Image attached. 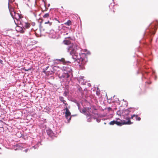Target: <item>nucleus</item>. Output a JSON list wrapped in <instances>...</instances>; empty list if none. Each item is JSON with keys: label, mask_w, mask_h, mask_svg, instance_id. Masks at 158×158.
Returning a JSON list of instances; mask_svg holds the SVG:
<instances>
[{"label": "nucleus", "mask_w": 158, "mask_h": 158, "mask_svg": "<svg viewBox=\"0 0 158 158\" xmlns=\"http://www.w3.org/2000/svg\"><path fill=\"white\" fill-rule=\"evenodd\" d=\"M73 56L71 58V59L73 60H72V62H74L75 61H77L80 64L79 65V67L81 68V69H85L84 65L86 63V60L84 58H82L81 57H80V59L77 58L76 56Z\"/></svg>", "instance_id": "obj_1"}, {"label": "nucleus", "mask_w": 158, "mask_h": 158, "mask_svg": "<svg viewBox=\"0 0 158 158\" xmlns=\"http://www.w3.org/2000/svg\"><path fill=\"white\" fill-rule=\"evenodd\" d=\"M126 120H127V121H122L120 120L121 122L118 121H115V124L119 126H121L122 125L124 124H127L130 125L131 124L133 123V122H131L130 121V118L129 117H127L126 118Z\"/></svg>", "instance_id": "obj_2"}, {"label": "nucleus", "mask_w": 158, "mask_h": 158, "mask_svg": "<svg viewBox=\"0 0 158 158\" xmlns=\"http://www.w3.org/2000/svg\"><path fill=\"white\" fill-rule=\"evenodd\" d=\"M64 110H66L65 113L66 118L68 119V122H69L71 119V113L67 107H66Z\"/></svg>", "instance_id": "obj_3"}, {"label": "nucleus", "mask_w": 158, "mask_h": 158, "mask_svg": "<svg viewBox=\"0 0 158 158\" xmlns=\"http://www.w3.org/2000/svg\"><path fill=\"white\" fill-rule=\"evenodd\" d=\"M75 45L73 44L70 45L68 49V52L70 53L71 55L74 54L76 52L74 48Z\"/></svg>", "instance_id": "obj_4"}, {"label": "nucleus", "mask_w": 158, "mask_h": 158, "mask_svg": "<svg viewBox=\"0 0 158 158\" xmlns=\"http://www.w3.org/2000/svg\"><path fill=\"white\" fill-rule=\"evenodd\" d=\"M46 131L48 135L51 137H52L54 136V134L51 129H48Z\"/></svg>", "instance_id": "obj_5"}, {"label": "nucleus", "mask_w": 158, "mask_h": 158, "mask_svg": "<svg viewBox=\"0 0 158 158\" xmlns=\"http://www.w3.org/2000/svg\"><path fill=\"white\" fill-rule=\"evenodd\" d=\"M23 27L26 28L27 29L29 28L30 26V24L28 23H24L23 24Z\"/></svg>", "instance_id": "obj_6"}, {"label": "nucleus", "mask_w": 158, "mask_h": 158, "mask_svg": "<svg viewBox=\"0 0 158 158\" xmlns=\"http://www.w3.org/2000/svg\"><path fill=\"white\" fill-rule=\"evenodd\" d=\"M56 32L53 31L50 34L49 36L50 37H52V38H55L56 37Z\"/></svg>", "instance_id": "obj_7"}, {"label": "nucleus", "mask_w": 158, "mask_h": 158, "mask_svg": "<svg viewBox=\"0 0 158 158\" xmlns=\"http://www.w3.org/2000/svg\"><path fill=\"white\" fill-rule=\"evenodd\" d=\"M63 43L64 44L67 45H70L72 44L70 41L67 40H64L63 41Z\"/></svg>", "instance_id": "obj_8"}, {"label": "nucleus", "mask_w": 158, "mask_h": 158, "mask_svg": "<svg viewBox=\"0 0 158 158\" xmlns=\"http://www.w3.org/2000/svg\"><path fill=\"white\" fill-rule=\"evenodd\" d=\"M17 29H18V30H19V31H18L17 29V30L18 31H19L20 33H24V31H23V29L21 27H18Z\"/></svg>", "instance_id": "obj_9"}, {"label": "nucleus", "mask_w": 158, "mask_h": 158, "mask_svg": "<svg viewBox=\"0 0 158 158\" xmlns=\"http://www.w3.org/2000/svg\"><path fill=\"white\" fill-rule=\"evenodd\" d=\"M64 24L68 26H70L72 24L71 21L70 20H69L67 22L65 23Z\"/></svg>", "instance_id": "obj_10"}, {"label": "nucleus", "mask_w": 158, "mask_h": 158, "mask_svg": "<svg viewBox=\"0 0 158 158\" xmlns=\"http://www.w3.org/2000/svg\"><path fill=\"white\" fill-rule=\"evenodd\" d=\"M59 99L61 102H63V103H64L66 101L64 100V98L63 97H60Z\"/></svg>", "instance_id": "obj_11"}, {"label": "nucleus", "mask_w": 158, "mask_h": 158, "mask_svg": "<svg viewBox=\"0 0 158 158\" xmlns=\"http://www.w3.org/2000/svg\"><path fill=\"white\" fill-rule=\"evenodd\" d=\"M49 17V15L48 13H46L44 14L43 16L44 18H48Z\"/></svg>", "instance_id": "obj_12"}, {"label": "nucleus", "mask_w": 158, "mask_h": 158, "mask_svg": "<svg viewBox=\"0 0 158 158\" xmlns=\"http://www.w3.org/2000/svg\"><path fill=\"white\" fill-rule=\"evenodd\" d=\"M135 118L136 120H138L139 121L140 120L141 118L139 117H138L137 115H135Z\"/></svg>", "instance_id": "obj_13"}, {"label": "nucleus", "mask_w": 158, "mask_h": 158, "mask_svg": "<svg viewBox=\"0 0 158 158\" xmlns=\"http://www.w3.org/2000/svg\"><path fill=\"white\" fill-rule=\"evenodd\" d=\"M115 121H111L110 123V125H114V124H115Z\"/></svg>", "instance_id": "obj_14"}, {"label": "nucleus", "mask_w": 158, "mask_h": 158, "mask_svg": "<svg viewBox=\"0 0 158 158\" xmlns=\"http://www.w3.org/2000/svg\"><path fill=\"white\" fill-rule=\"evenodd\" d=\"M69 77V75L68 73H65L64 76V77H65L66 78H68Z\"/></svg>", "instance_id": "obj_15"}, {"label": "nucleus", "mask_w": 158, "mask_h": 158, "mask_svg": "<svg viewBox=\"0 0 158 158\" xmlns=\"http://www.w3.org/2000/svg\"><path fill=\"white\" fill-rule=\"evenodd\" d=\"M45 24H49V25H52V23L50 22L49 21H48L47 22H46L45 23Z\"/></svg>", "instance_id": "obj_16"}, {"label": "nucleus", "mask_w": 158, "mask_h": 158, "mask_svg": "<svg viewBox=\"0 0 158 158\" xmlns=\"http://www.w3.org/2000/svg\"><path fill=\"white\" fill-rule=\"evenodd\" d=\"M56 60L60 61H63L64 60V58H62L61 59H56Z\"/></svg>", "instance_id": "obj_17"}, {"label": "nucleus", "mask_w": 158, "mask_h": 158, "mask_svg": "<svg viewBox=\"0 0 158 158\" xmlns=\"http://www.w3.org/2000/svg\"><path fill=\"white\" fill-rule=\"evenodd\" d=\"M85 114L86 115H88L89 116H91V114L90 113L88 112V113H86Z\"/></svg>", "instance_id": "obj_18"}, {"label": "nucleus", "mask_w": 158, "mask_h": 158, "mask_svg": "<svg viewBox=\"0 0 158 158\" xmlns=\"http://www.w3.org/2000/svg\"><path fill=\"white\" fill-rule=\"evenodd\" d=\"M82 111L85 114V113L86 112V110L85 109H83L82 110Z\"/></svg>", "instance_id": "obj_19"}, {"label": "nucleus", "mask_w": 158, "mask_h": 158, "mask_svg": "<svg viewBox=\"0 0 158 158\" xmlns=\"http://www.w3.org/2000/svg\"><path fill=\"white\" fill-rule=\"evenodd\" d=\"M135 114H133V115H132L131 117V118H130L131 119H133V117H135Z\"/></svg>", "instance_id": "obj_20"}, {"label": "nucleus", "mask_w": 158, "mask_h": 158, "mask_svg": "<svg viewBox=\"0 0 158 158\" xmlns=\"http://www.w3.org/2000/svg\"><path fill=\"white\" fill-rule=\"evenodd\" d=\"M114 9H115V8L114 7L113 8V13H111L112 14H114V13L116 11L115 10H114Z\"/></svg>", "instance_id": "obj_21"}, {"label": "nucleus", "mask_w": 158, "mask_h": 158, "mask_svg": "<svg viewBox=\"0 0 158 158\" xmlns=\"http://www.w3.org/2000/svg\"><path fill=\"white\" fill-rule=\"evenodd\" d=\"M65 96H66L67 95V93L66 91H65L64 92L63 94Z\"/></svg>", "instance_id": "obj_22"}, {"label": "nucleus", "mask_w": 158, "mask_h": 158, "mask_svg": "<svg viewBox=\"0 0 158 158\" xmlns=\"http://www.w3.org/2000/svg\"><path fill=\"white\" fill-rule=\"evenodd\" d=\"M65 106H66L68 105V104L66 102H64V103H63Z\"/></svg>", "instance_id": "obj_23"}, {"label": "nucleus", "mask_w": 158, "mask_h": 158, "mask_svg": "<svg viewBox=\"0 0 158 158\" xmlns=\"http://www.w3.org/2000/svg\"><path fill=\"white\" fill-rule=\"evenodd\" d=\"M67 71H68L69 72H70L72 71L71 69H69V70H67Z\"/></svg>", "instance_id": "obj_24"}, {"label": "nucleus", "mask_w": 158, "mask_h": 158, "mask_svg": "<svg viewBox=\"0 0 158 158\" xmlns=\"http://www.w3.org/2000/svg\"><path fill=\"white\" fill-rule=\"evenodd\" d=\"M28 149H25V150H24L23 151H24V152H27V151H28Z\"/></svg>", "instance_id": "obj_25"}, {"label": "nucleus", "mask_w": 158, "mask_h": 158, "mask_svg": "<svg viewBox=\"0 0 158 158\" xmlns=\"http://www.w3.org/2000/svg\"><path fill=\"white\" fill-rule=\"evenodd\" d=\"M108 110L110 111L111 110V108L110 107H109L108 108Z\"/></svg>", "instance_id": "obj_26"}, {"label": "nucleus", "mask_w": 158, "mask_h": 158, "mask_svg": "<svg viewBox=\"0 0 158 158\" xmlns=\"http://www.w3.org/2000/svg\"><path fill=\"white\" fill-rule=\"evenodd\" d=\"M90 119L89 118L88 119V122H90Z\"/></svg>", "instance_id": "obj_27"}, {"label": "nucleus", "mask_w": 158, "mask_h": 158, "mask_svg": "<svg viewBox=\"0 0 158 158\" xmlns=\"http://www.w3.org/2000/svg\"><path fill=\"white\" fill-rule=\"evenodd\" d=\"M68 38H70V37H69Z\"/></svg>", "instance_id": "obj_28"}, {"label": "nucleus", "mask_w": 158, "mask_h": 158, "mask_svg": "<svg viewBox=\"0 0 158 158\" xmlns=\"http://www.w3.org/2000/svg\"><path fill=\"white\" fill-rule=\"evenodd\" d=\"M84 55H85V54H84Z\"/></svg>", "instance_id": "obj_29"}, {"label": "nucleus", "mask_w": 158, "mask_h": 158, "mask_svg": "<svg viewBox=\"0 0 158 158\" xmlns=\"http://www.w3.org/2000/svg\"><path fill=\"white\" fill-rule=\"evenodd\" d=\"M0 61H1L2 62V60H0Z\"/></svg>", "instance_id": "obj_30"}]
</instances>
